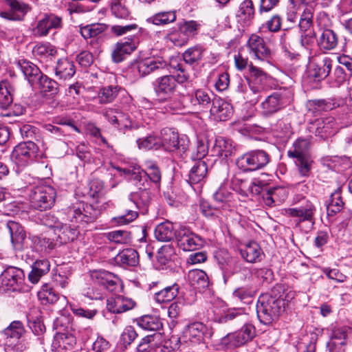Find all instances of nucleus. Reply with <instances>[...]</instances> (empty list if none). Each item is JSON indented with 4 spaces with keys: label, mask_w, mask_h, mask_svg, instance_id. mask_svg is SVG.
Wrapping results in <instances>:
<instances>
[{
    "label": "nucleus",
    "mask_w": 352,
    "mask_h": 352,
    "mask_svg": "<svg viewBox=\"0 0 352 352\" xmlns=\"http://www.w3.org/2000/svg\"><path fill=\"white\" fill-rule=\"evenodd\" d=\"M285 302L283 298L270 294L259 296L256 304V314L259 321L269 325L276 320L284 311Z\"/></svg>",
    "instance_id": "1"
},
{
    "label": "nucleus",
    "mask_w": 352,
    "mask_h": 352,
    "mask_svg": "<svg viewBox=\"0 0 352 352\" xmlns=\"http://www.w3.org/2000/svg\"><path fill=\"white\" fill-rule=\"evenodd\" d=\"M175 68L181 74L177 76L164 75L157 78L153 82L154 91L158 99L162 101L167 100L172 97L176 91L177 83H184L189 78V74L181 63H178Z\"/></svg>",
    "instance_id": "2"
},
{
    "label": "nucleus",
    "mask_w": 352,
    "mask_h": 352,
    "mask_svg": "<svg viewBox=\"0 0 352 352\" xmlns=\"http://www.w3.org/2000/svg\"><path fill=\"white\" fill-rule=\"evenodd\" d=\"M311 145L310 138H299L287 151V156L294 160L299 173L304 177L309 175L313 162L309 153Z\"/></svg>",
    "instance_id": "3"
},
{
    "label": "nucleus",
    "mask_w": 352,
    "mask_h": 352,
    "mask_svg": "<svg viewBox=\"0 0 352 352\" xmlns=\"http://www.w3.org/2000/svg\"><path fill=\"white\" fill-rule=\"evenodd\" d=\"M129 180L137 187L138 190L131 192L129 199L133 202L135 208L142 214L147 212L152 201V195L149 190L148 181L143 179L138 171L132 173Z\"/></svg>",
    "instance_id": "4"
},
{
    "label": "nucleus",
    "mask_w": 352,
    "mask_h": 352,
    "mask_svg": "<svg viewBox=\"0 0 352 352\" xmlns=\"http://www.w3.org/2000/svg\"><path fill=\"white\" fill-rule=\"evenodd\" d=\"M56 197V190L51 186H36L30 194V206L40 211L49 210L54 206Z\"/></svg>",
    "instance_id": "5"
},
{
    "label": "nucleus",
    "mask_w": 352,
    "mask_h": 352,
    "mask_svg": "<svg viewBox=\"0 0 352 352\" xmlns=\"http://www.w3.org/2000/svg\"><path fill=\"white\" fill-rule=\"evenodd\" d=\"M292 96L289 91L280 90L267 96L261 102V111L263 116L270 117L284 109L292 101Z\"/></svg>",
    "instance_id": "6"
},
{
    "label": "nucleus",
    "mask_w": 352,
    "mask_h": 352,
    "mask_svg": "<svg viewBox=\"0 0 352 352\" xmlns=\"http://www.w3.org/2000/svg\"><path fill=\"white\" fill-rule=\"evenodd\" d=\"M270 155L263 150H255L248 152L236 161L238 167L242 170L254 171L265 166L270 162Z\"/></svg>",
    "instance_id": "7"
},
{
    "label": "nucleus",
    "mask_w": 352,
    "mask_h": 352,
    "mask_svg": "<svg viewBox=\"0 0 352 352\" xmlns=\"http://www.w3.org/2000/svg\"><path fill=\"white\" fill-rule=\"evenodd\" d=\"M214 258L223 272L224 277L234 273H239L245 277H250L251 271L247 267H240L236 259L232 258L226 249H219L214 252Z\"/></svg>",
    "instance_id": "8"
},
{
    "label": "nucleus",
    "mask_w": 352,
    "mask_h": 352,
    "mask_svg": "<svg viewBox=\"0 0 352 352\" xmlns=\"http://www.w3.org/2000/svg\"><path fill=\"white\" fill-rule=\"evenodd\" d=\"M100 210L94 208L93 205L78 203L68 210V215L72 221L79 223L81 225L94 222L100 216Z\"/></svg>",
    "instance_id": "9"
},
{
    "label": "nucleus",
    "mask_w": 352,
    "mask_h": 352,
    "mask_svg": "<svg viewBox=\"0 0 352 352\" xmlns=\"http://www.w3.org/2000/svg\"><path fill=\"white\" fill-rule=\"evenodd\" d=\"M38 147L32 141H27L16 145L11 154V160L18 166H25L37 156Z\"/></svg>",
    "instance_id": "10"
},
{
    "label": "nucleus",
    "mask_w": 352,
    "mask_h": 352,
    "mask_svg": "<svg viewBox=\"0 0 352 352\" xmlns=\"http://www.w3.org/2000/svg\"><path fill=\"white\" fill-rule=\"evenodd\" d=\"M175 239L179 248L183 251H195L201 248L204 239L186 226H181L176 230Z\"/></svg>",
    "instance_id": "11"
},
{
    "label": "nucleus",
    "mask_w": 352,
    "mask_h": 352,
    "mask_svg": "<svg viewBox=\"0 0 352 352\" xmlns=\"http://www.w3.org/2000/svg\"><path fill=\"white\" fill-rule=\"evenodd\" d=\"M24 278V272L21 269L10 266L1 273L0 285L4 290L16 291L20 289Z\"/></svg>",
    "instance_id": "12"
},
{
    "label": "nucleus",
    "mask_w": 352,
    "mask_h": 352,
    "mask_svg": "<svg viewBox=\"0 0 352 352\" xmlns=\"http://www.w3.org/2000/svg\"><path fill=\"white\" fill-rule=\"evenodd\" d=\"M247 47L251 57L260 61H267L271 56V50L263 38L252 34L247 42Z\"/></svg>",
    "instance_id": "13"
},
{
    "label": "nucleus",
    "mask_w": 352,
    "mask_h": 352,
    "mask_svg": "<svg viewBox=\"0 0 352 352\" xmlns=\"http://www.w3.org/2000/svg\"><path fill=\"white\" fill-rule=\"evenodd\" d=\"M315 211L314 205L310 201L303 199L298 206L286 209L285 213L288 216L297 218L298 223L309 221L313 223Z\"/></svg>",
    "instance_id": "14"
},
{
    "label": "nucleus",
    "mask_w": 352,
    "mask_h": 352,
    "mask_svg": "<svg viewBox=\"0 0 352 352\" xmlns=\"http://www.w3.org/2000/svg\"><path fill=\"white\" fill-rule=\"evenodd\" d=\"M351 333V329L348 326L335 327L327 343L329 352H345L346 340Z\"/></svg>",
    "instance_id": "15"
},
{
    "label": "nucleus",
    "mask_w": 352,
    "mask_h": 352,
    "mask_svg": "<svg viewBox=\"0 0 352 352\" xmlns=\"http://www.w3.org/2000/svg\"><path fill=\"white\" fill-rule=\"evenodd\" d=\"M3 1L10 8V10L0 12V17L9 21H22L26 14L31 10V7L23 1L18 0Z\"/></svg>",
    "instance_id": "16"
},
{
    "label": "nucleus",
    "mask_w": 352,
    "mask_h": 352,
    "mask_svg": "<svg viewBox=\"0 0 352 352\" xmlns=\"http://www.w3.org/2000/svg\"><path fill=\"white\" fill-rule=\"evenodd\" d=\"M255 336V327L251 324H245L239 330L228 334L224 342L228 340L231 346L239 347L251 341Z\"/></svg>",
    "instance_id": "17"
},
{
    "label": "nucleus",
    "mask_w": 352,
    "mask_h": 352,
    "mask_svg": "<svg viewBox=\"0 0 352 352\" xmlns=\"http://www.w3.org/2000/svg\"><path fill=\"white\" fill-rule=\"evenodd\" d=\"M122 170L124 174L129 176V177H131L132 173H136V171H138L143 179L147 180V178H149L151 182L155 184L158 188L160 186L162 179V173L156 163L152 161L146 162L145 170H141L139 167L123 168Z\"/></svg>",
    "instance_id": "18"
},
{
    "label": "nucleus",
    "mask_w": 352,
    "mask_h": 352,
    "mask_svg": "<svg viewBox=\"0 0 352 352\" xmlns=\"http://www.w3.org/2000/svg\"><path fill=\"white\" fill-rule=\"evenodd\" d=\"M62 27V18L53 14H45L38 20L36 26L33 29L36 36H46L52 29H58Z\"/></svg>",
    "instance_id": "19"
},
{
    "label": "nucleus",
    "mask_w": 352,
    "mask_h": 352,
    "mask_svg": "<svg viewBox=\"0 0 352 352\" xmlns=\"http://www.w3.org/2000/svg\"><path fill=\"white\" fill-rule=\"evenodd\" d=\"M95 284L102 287L103 290H108L110 292H116L120 283L119 278L113 273L107 271H96L91 274Z\"/></svg>",
    "instance_id": "20"
},
{
    "label": "nucleus",
    "mask_w": 352,
    "mask_h": 352,
    "mask_svg": "<svg viewBox=\"0 0 352 352\" xmlns=\"http://www.w3.org/2000/svg\"><path fill=\"white\" fill-rule=\"evenodd\" d=\"M267 80V75L264 71L252 64L250 65V77L246 78V81L253 94H257L264 90Z\"/></svg>",
    "instance_id": "21"
},
{
    "label": "nucleus",
    "mask_w": 352,
    "mask_h": 352,
    "mask_svg": "<svg viewBox=\"0 0 352 352\" xmlns=\"http://www.w3.org/2000/svg\"><path fill=\"white\" fill-rule=\"evenodd\" d=\"M167 67V62L160 58L142 60L133 66V69H136L140 76H144L151 72L162 71Z\"/></svg>",
    "instance_id": "22"
},
{
    "label": "nucleus",
    "mask_w": 352,
    "mask_h": 352,
    "mask_svg": "<svg viewBox=\"0 0 352 352\" xmlns=\"http://www.w3.org/2000/svg\"><path fill=\"white\" fill-rule=\"evenodd\" d=\"M160 148L168 152H174L179 149V140L177 131L171 128H164L159 135Z\"/></svg>",
    "instance_id": "23"
},
{
    "label": "nucleus",
    "mask_w": 352,
    "mask_h": 352,
    "mask_svg": "<svg viewBox=\"0 0 352 352\" xmlns=\"http://www.w3.org/2000/svg\"><path fill=\"white\" fill-rule=\"evenodd\" d=\"M135 306V301L124 296H112L107 300V308L113 314H122L132 309Z\"/></svg>",
    "instance_id": "24"
},
{
    "label": "nucleus",
    "mask_w": 352,
    "mask_h": 352,
    "mask_svg": "<svg viewBox=\"0 0 352 352\" xmlns=\"http://www.w3.org/2000/svg\"><path fill=\"white\" fill-rule=\"evenodd\" d=\"M103 115L110 123L119 130H124L131 126L129 116L119 109H107Z\"/></svg>",
    "instance_id": "25"
},
{
    "label": "nucleus",
    "mask_w": 352,
    "mask_h": 352,
    "mask_svg": "<svg viewBox=\"0 0 352 352\" xmlns=\"http://www.w3.org/2000/svg\"><path fill=\"white\" fill-rule=\"evenodd\" d=\"M254 8L251 0H245L239 6L236 14L237 23L243 28L250 26L253 21Z\"/></svg>",
    "instance_id": "26"
},
{
    "label": "nucleus",
    "mask_w": 352,
    "mask_h": 352,
    "mask_svg": "<svg viewBox=\"0 0 352 352\" xmlns=\"http://www.w3.org/2000/svg\"><path fill=\"white\" fill-rule=\"evenodd\" d=\"M210 112L217 121L226 120L232 113L230 104L221 98L212 100Z\"/></svg>",
    "instance_id": "27"
},
{
    "label": "nucleus",
    "mask_w": 352,
    "mask_h": 352,
    "mask_svg": "<svg viewBox=\"0 0 352 352\" xmlns=\"http://www.w3.org/2000/svg\"><path fill=\"white\" fill-rule=\"evenodd\" d=\"M75 344L76 338L72 334L58 333L54 338L52 348L54 352H68Z\"/></svg>",
    "instance_id": "28"
},
{
    "label": "nucleus",
    "mask_w": 352,
    "mask_h": 352,
    "mask_svg": "<svg viewBox=\"0 0 352 352\" xmlns=\"http://www.w3.org/2000/svg\"><path fill=\"white\" fill-rule=\"evenodd\" d=\"M136 49L135 42L132 38H127L124 41H120L115 45L111 53L112 60L115 63H120L125 59L127 55L131 54Z\"/></svg>",
    "instance_id": "29"
},
{
    "label": "nucleus",
    "mask_w": 352,
    "mask_h": 352,
    "mask_svg": "<svg viewBox=\"0 0 352 352\" xmlns=\"http://www.w3.org/2000/svg\"><path fill=\"white\" fill-rule=\"evenodd\" d=\"M17 65L30 84H36L39 78H41L42 75L41 70L32 62L21 59L18 60Z\"/></svg>",
    "instance_id": "30"
},
{
    "label": "nucleus",
    "mask_w": 352,
    "mask_h": 352,
    "mask_svg": "<svg viewBox=\"0 0 352 352\" xmlns=\"http://www.w3.org/2000/svg\"><path fill=\"white\" fill-rule=\"evenodd\" d=\"M6 228L10 233L11 242L14 248L16 250H21L26 236L23 228L19 223L10 221L6 223Z\"/></svg>",
    "instance_id": "31"
},
{
    "label": "nucleus",
    "mask_w": 352,
    "mask_h": 352,
    "mask_svg": "<svg viewBox=\"0 0 352 352\" xmlns=\"http://www.w3.org/2000/svg\"><path fill=\"white\" fill-rule=\"evenodd\" d=\"M240 254L248 263H256L261 260L263 254L260 245L255 241H251L240 248Z\"/></svg>",
    "instance_id": "32"
},
{
    "label": "nucleus",
    "mask_w": 352,
    "mask_h": 352,
    "mask_svg": "<svg viewBox=\"0 0 352 352\" xmlns=\"http://www.w3.org/2000/svg\"><path fill=\"white\" fill-rule=\"evenodd\" d=\"M332 68V60L329 57H324L320 61L315 63L309 74L316 81H320L330 75Z\"/></svg>",
    "instance_id": "33"
},
{
    "label": "nucleus",
    "mask_w": 352,
    "mask_h": 352,
    "mask_svg": "<svg viewBox=\"0 0 352 352\" xmlns=\"http://www.w3.org/2000/svg\"><path fill=\"white\" fill-rule=\"evenodd\" d=\"M316 135L324 140L337 133L335 120L332 117H327L316 121Z\"/></svg>",
    "instance_id": "34"
},
{
    "label": "nucleus",
    "mask_w": 352,
    "mask_h": 352,
    "mask_svg": "<svg viewBox=\"0 0 352 352\" xmlns=\"http://www.w3.org/2000/svg\"><path fill=\"white\" fill-rule=\"evenodd\" d=\"M14 85L8 80L0 81V109H7L13 102Z\"/></svg>",
    "instance_id": "35"
},
{
    "label": "nucleus",
    "mask_w": 352,
    "mask_h": 352,
    "mask_svg": "<svg viewBox=\"0 0 352 352\" xmlns=\"http://www.w3.org/2000/svg\"><path fill=\"white\" fill-rule=\"evenodd\" d=\"M50 270V263L48 259H38L32 264V270L28 274V279L32 283L36 284L43 276L49 272Z\"/></svg>",
    "instance_id": "36"
},
{
    "label": "nucleus",
    "mask_w": 352,
    "mask_h": 352,
    "mask_svg": "<svg viewBox=\"0 0 352 352\" xmlns=\"http://www.w3.org/2000/svg\"><path fill=\"white\" fill-rule=\"evenodd\" d=\"M213 199L217 206L222 210H231L232 194L225 186H221L213 194Z\"/></svg>",
    "instance_id": "37"
},
{
    "label": "nucleus",
    "mask_w": 352,
    "mask_h": 352,
    "mask_svg": "<svg viewBox=\"0 0 352 352\" xmlns=\"http://www.w3.org/2000/svg\"><path fill=\"white\" fill-rule=\"evenodd\" d=\"M76 73V67L74 62L67 58H60L57 61L55 67V74L59 79L67 80L71 78Z\"/></svg>",
    "instance_id": "38"
},
{
    "label": "nucleus",
    "mask_w": 352,
    "mask_h": 352,
    "mask_svg": "<svg viewBox=\"0 0 352 352\" xmlns=\"http://www.w3.org/2000/svg\"><path fill=\"white\" fill-rule=\"evenodd\" d=\"M205 49L199 45L187 49L182 54L184 62L192 67L198 66L202 60Z\"/></svg>",
    "instance_id": "39"
},
{
    "label": "nucleus",
    "mask_w": 352,
    "mask_h": 352,
    "mask_svg": "<svg viewBox=\"0 0 352 352\" xmlns=\"http://www.w3.org/2000/svg\"><path fill=\"white\" fill-rule=\"evenodd\" d=\"M138 252L132 248L124 249L115 257V261L121 266H135L138 264Z\"/></svg>",
    "instance_id": "40"
},
{
    "label": "nucleus",
    "mask_w": 352,
    "mask_h": 352,
    "mask_svg": "<svg viewBox=\"0 0 352 352\" xmlns=\"http://www.w3.org/2000/svg\"><path fill=\"white\" fill-rule=\"evenodd\" d=\"M338 40L336 32L329 28H324L319 38V45L323 50H332L338 46Z\"/></svg>",
    "instance_id": "41"
},
{
    "label": "nucleus",
    "mask_w": 352,
    "mask_h": 352,
    "mask_svg": "<svg viewBox=\"0 0 352 352\" xmlns=\"http://www.w3.org/2000/svg\"><path fill=\"white\" fill-rule=\"evenodd\" d=\"M188 279L190 285L199 290L207 288L209 285L208 276L201 270L195 269L190 270L188 274Z\"/></svg>",
    "instance_id": "42"
},
{
    "label": "nucleus",
    "mask_w": 352,
    "mask_h": 352,
    "mask_svg": "<svg viewBox=\"0 0 352 352\" xmlns=\"http://www.w3.org/2000/svg\"><path fill=\"white\" fill-rule=\"evenodd\" d=\"M206 331V325L199 322H195L189 324L184 329V336L190 342H196L200 341Z\"/></svg>",
    "instance_id": "43"
},
{
    "label": "nucleus",
    "mask_w": 352,
    "mask_h": 352,
    "mask_svg": "<svg viewBox=\"0 0 352 352\" xmlns=\"http://www.w3.org/2000/svg\"><path fill=\"white\" fill-rule=\"evenodd\" d=\"M154 234L157 241L166 242L171 241L175 236L176 231L173 224L167 221L157 225Z\"/></svg>",
    "instance_id": "44"
},
{
    "label": "nucleus",
    "mask_w": 352,
    "mask_h": 352,
    "mask_svg": "<svg viewBox=\"0 0 352 352\" xmlns=\"http://www.w3.org/2000/svg\"><path fill=\"white\" fill-rule=\"evenodd\" d=\"M207 172L206 163L202 160H197L189 172L188 182L191 185L201 182L206 177Z\"/></svg>",
    "instance_id": "45"
},
{
    "label": "nucleus",
    "mask_w": 352,
    "mask_h": 352,
    "mask_svg": "<svg viewBox=\"0 0 352 352\" xmlns=\"http://www.w3.org/2000/svg\"><path fill=\"white\" fill-rule=\"evenodd\" d=\"M179 287L177 283L165 287L154 295V300L159 304L170 302L174 300L179 292Z\"/></svg>",
    "instance_id": "46"
},
{
    "label": "nucleus",
    "mask_w": 352,
    "mask_h": 352,
    "mask_svg": "<svg viewBox=\"0 0 352 352\" xmlns=\"http://www.w3.org/2000/svg\"><path fill=\"white\" fill-rule=\"evenodd\" d=\"M138 325L142 329L151 331H159L162 329L163 324L160 318L145 315L138 320Z\"/></svg>",
    "instance_id": "47"
},
{
    "label": "nucleus",
    "mask_w": 352,
    "mask_h": 352,
    "mask_svg": "<svg viewBox=\"0 0 352 352\" xmlns=\"http://www.w3.org/2000/svg\"><path fill=\"white\" fill-rule=\"evenodd\" d=\"M344 206V202L341 197V190L338 188L331 196L327 204V212L329 216H333L340 212Z\"/></svg>",
    "instance_id": "48"
},
{
    "label": "nucleus",
    "mask_w": 352,
    "mask_h": 352,
    "mask_svg": "<svg viewBox=\"0 0 352 352\" xmlns=\"http://www.w3.org/2000/svg\"><path fill=\"white\" fill-rule=\"evenodd\" d=\"M190 100L193 106L200 110L210 107L212 101L208 93L201 89L197 90L194 96L190 97Z\"/></svg>",
    "instance_id": "49"
},
{
    "label": "nucleus",
    "mask_w": 352,
    "mask_h": 352,
    "mask_svg": "<svg viewBox=\"0 0 352 352\" xmlns=\"http://www.w3.org/2000/svg\"><path fill=\"white\" fill-rule=\"evenodd\" d=\"M212 151L216 156L227 157L232 153L230 141L221 137L217 138Z\"/></svg>",
    "instance_id": "50"
},
{
    "label": "nucleus",
    "mask_w": 352,
    "mask_h": 352,
    "mask_svg": "<svg viewBox=\"0 0 352 352\" xmlns=\"http://www.w3.org/2000/svg\"><path fill=\"white\" fill-rule=\"evenodd\" d=\"M38 298L42 304L47 305L56 302L58 300L59 296L52 287L45 284L38 292Z\"/></svg>",
    "instance_id": "51"
},
{
    "label": "nucleus",
    "mask_w": 352,
    "mask_h": 352,
    "mask_svg": "<svg viewBox=\"0 0 352 352\" xmlns=\"http://www.w3.org/2000/svg\"><path fill=\"white\" fill-rule=\"evenodd\" d=\"M176 20V14L173 11L158 12L147 19L148 23L156 25H164Z\"/></svg>",
    "instance_id": "52"
},
{
    "label": "nucleus",
    "mask_w": 352,
    "mask_h": 352,
    "mask_svg": "<svg viewBox=\"0 0 352 352\" xmlns=\"http://www.w3.org/2000/svg\"><path fill=\"white\" fill-rule=\"evenodd\" d=\"M118 94V86H107L102 88L98 94L99 102L101 104L112 102Z\"/></svg>",
    "instance_id": "53"
},
{
    "label": "nucleus",
    "mask_w": 352,
    "mask_h": 352,
    "mask_svg": "<svg viewBox=\"0 0 352 352\" xmlns=\"http://www.w3.org/2000/svg\"><path fill=\"white\" fill-rule=\"evenodd\" d=\"M107 238L118 244H128L131 241V233L126 230L111 231L107 234Z\"/></svg>",
    "instance_id": "54"
},
{
    "label": "nucleus",
    "mask_w": 352,
    "mask_h": 352,
    "mask_svg": "<svg viewBox=\"0 0 352 352\" xmlns=\"http://www.w3.org/2000/svg\"><path fill=\"white\" fill-rule=\"evenodd\" d=\"M136 142L140 149L158 150L160 148L159 135H151L146 138H139Z\"/></svg>",
    "instance_id": "55"
},
{
    "label": "nucleus",
    "mask_w": 352,
    "mask_h": 352,
    "mask_svg": "<svg viewBox=\"0 0 352 352\" xmlns=\"http://www.w3.org/2000/svg\"><path fill=\"white\" fill-rule=\"evenodd\" d=\"M58 237L64 243L74 241L78 236L79 232L75 227L63 224L58 228Z\"/></svg>",
    "instance_id": "56"
},
{
    "label": "nucleus",
    "mask_w": 352,
    "mask_h": 352,
    "mask_svg": "<svg viewBox=\"0 0 352 352\" xmlns=\"http://www.w3.org/2000/svg\"><path fill=\"white\" fill-rule=\"evenodd\" d=\"M24 332V329L21 322L19 320L13 321L10 324L3 330V334L7 337L15 340L20 338Z\"/></svg>",
    "instance_id": "57"
},
{
    "label": "nucleus",
    "mask_w": 352,
    "mask_h": 352,
    "mask_svg": "<svg viewBox=\"0 0 352 352\" xmlns=\"http://www.w3.org/2000/svg\"><path fill=\"white\" fill-rule=\"evenodd\" d=\"M120 1L121 0L113 1L111 11L116 18L126 19L129 16L130 12L128 8L123 5Z\"/></svg>",
    "instance_id": "58"
},
{
    "label": "nucleus",
    "mask_w": 352,
    "mask_h": 352,
    "mask_svg": "<svg viewBox=\"0 0 352 352\" xmlns=\"http://www.w3.org/2000/svg\"><path fill=\"white\" fill-rule=\"evenodd\" d=\"M36 83L39 85L42 91L50 92L52 94L57 92V82L46 76L42 74L41 78H39Z\"/></svg>",
    "instance_id": "59"
},
{
    "label": "nucleus",
    "mask_w": 352,
    "mask_h": 352,
    "mask_svg": "<svg viewBox=\"0 0 352 352\" xmlns=\"http://www.w3.org/2000/svg\"><path fill=\"white\" fill-rule=\"evenodd\" d=\"M233 297L244 304L252 301L253 292L247 287H241L236 289L232 293Z\"/></svg>",
    "instance_id": "60"
},
{
    "label": "nucleus",
    "mask_w": 352,
    "mask_h": 352,
    "mask_svg": "<svg viewBox=\"0 0 352 352\" xmlns=\"http://www.w3.org/2000/svg\"><path fill=\"white\" fill-rule=\"evenodd\" d=\"M346 76L344 68L342 66L337 65L329 76L333 85L339 87L346 81Z\"/></svg>",
    "instance_id": "61"
},
{
    "label": "nucleus",
    "mask_w": 352,
    "mask_h": 352,
    "mask_svg": "<svg viewBox=\"0 0 352 352\" xmlns=\"http://www.w3.org/2000/svg\"><path fill=\"white\" fill-rule=\"evenodd\" d=\"M199 210L206 217H218L220 209L217 206L213 207L208 201L201 200L199 202Z\"/></svg>",
    "instance_id": "62"
},
{
    "label": "nucleus",
    "mask_w": 352,
    "mask_h": 352,
    "mask_svg": "<svg viewBox=\"0 0 352 352\" xmlns=\"http://www.w3.org/2000/svg\"><path fill=\"white\" fill-rule=\"evenodd\" d=\"M243 316L241 311L236 309H232L228 310L221 316H216L214 321L223 324L236 318H241Z\"/></svg>",
    "instance_id": "63"
},
{
    "label": "nucleus",
    "mask_w": 352,
    "mask_h": 352,
    "mask_svg": "<svg viewBox=\"0 0 352 352\" xmlns=\"http://www.w3.org/2000/svg\"><path fill=\"white\" fill-rule=\"evenodd\" d=\"M138 216V212L126 209L124 214L113 217L112 221L118 225H125L134 221Z\"/></svg>",
    "instance_id": "64"
}]
</instances>
